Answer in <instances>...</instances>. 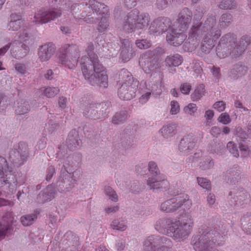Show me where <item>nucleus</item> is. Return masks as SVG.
<instances>
[{
    "mask_svg": "<svg viewBox=\"0 0 251 251\" xmlns=\"http://www.w3.org/2000/svg\"><path fill=\"white\" fill-rule=\"evenodd\" d=\"M94 45L90 43L86 49L87 56H82L80 64L83 75L89 83L106 88L108 85V76L98 55L93 52Z\"/></svg>",
    "mask_w": 251,
    "mask_h": 251,
    "instance_id": "f257e3e1",
    "label": "nucleus"
},
{
    "mask_svg": "<svg viewBox=\"0 0 251 251\" xmlns=\"http://www.w3.org/2000/svg\"><path fill=\"white\" fill-rule=\"evenodd\" d=\"M73 14L80 13V16L89 24L97 22L100 14H106L108 6L96 0H89L88 2L75 3L71 7Z\"/></svg>",
    "mask_w": 251,
    "mask_h": 251,
    "instance_id": "f03ea898",
    "label": "nucleus"
},
{
    "mask_svg": "<svg viewBox=\"0 0 251 251\" xmlns=\"http://www.w3.org/2000/svg\"><path fill=\"white\" fill-rule=\"evenodd\" d=\"M155 228L178 241L186 238L192 230L189 228V226H185L181 224L179 221L170 218L159 219L156 223Z\"/></svg>",
    "mask_w": 251,
    "mask_h": 251,
    "instance_id": "7ed1b4c3",
    "label": "nucleus"
},
{
    "mask_svg": "<svg viewBox=\"0 0 251 251\" xmlns=\"http://www.w3.org/2000/svg\"><path fill=\"white\" fill-rule=\"evenodd\" d=\"M82 111L83 116L94 120L105 117L108 112V109L111 106L109 101L98 103L90 97L81 98L78 104Z\"/></svg>",
    "mask_w": 251,
    "mask_h": 251,
    "instance_id": "20e7f679",
    "label": "nucleus"
},
{
    "mask_svg": "<svg viewBox=\"0 0 251 251\" xmlns=\"http://www.w3.org/2000/svg\"><path fill=\"white\" fill-rule=\"evenodd\" d=\"M150 20L148 13L140 12L137 9H134L124 16L122 20V28L128 33L136 30H143L147 28Z\"/></svg>",
    "mask_w": 251,
    "mask_h": 251,
    "instance_id": "39448f33",
    "label": "nucleus"
},
{
    "mask_svg": "<svg viewBox=\"0 0 251 251\" xmlns=\"http://www.w3.org/2000/svg\"><path fill=\"white\" fill-rule=\"evenodd\" d=\"M197 13L194 14L193 25L189 32L188 39L192 40L198 55L203 57L204 55V45L202 41L204 39V24L201 21L203 15V9H196Z\"/></svg>",
    "mask_w": 251,
    "mask_h": 251,
    "instance_id": "423d86ee",
    "label": "nucleus"
},
{
    "mask_svg": "<svg viewBox=\"0 0 251 251\" xmlns=\"http://www.w3.org/2000/svg\"><path fill=\"white\" fill-rule=\"evenodd\" d=\"M148 169L151 174L147 180V185L150 190L156 192L159 190H166L169 187V182L166 176L160 173L156 164L151 161L148 164Z\"/></svg>",
    "mask_w": 251,
    "mask_h": 251,
    "instance_id": "0eeeda50",
    "label": "nucleus"
},
{
    "mask_svg": "<svg viewBox=\"0 0 251 251\" xmlns=\"http://www.w3.org/2000/svg\"><path fill=\"white\" fill-rule=\"evenodd\" d=\"M80 56L78 47L75 45H65L57 57L58 62L70 69H75Z\"/></svg>",
    "mask_w": 251,
    "mask_h": 251,
    "instance_id": "6e6552de",
    "label": "nucleus"
},
{
    "mask_svg": "<svg viewBox=\"0 0 251 251\" xmlns=\"http://www.w3.org/2000/svg\"><path fill=\"white\" fill-rule=\"evenodd\" d=\"M192 205V201L188 195L184 193L177 194L175 198L168 200L162 202L160 206V210L166 213H173L176 211L181 206L184 209H189Z\"/></svg>",
    "mask_w": 251,
    "mask_h": 251,
    "instance_id": "1a4fd4ad",
    "label": "nucleus"
},
{
    "mask_svg": "<svg viewBox=\"0 0 251 251\" xmlns=\"http://www.w3.org/2000/svg\"><path fill=\"white\" fill-rule=\"evenodd\" d=\"M173 247L170 239L160 235H151L145 241V251H170Z\"/></svg>",
    "mask_w": 251,
    "mask_h": 251,
    "instance_id": "9d476101",
    "label": "nucleus"
},
{
    "mask_svg": "<svg viewBox=\"0 0 251 251\" xmlns=\"http://www.w3.org/2000/svg\"><path fill=\"white\" fill-rule=\"evenodd\" d=\"M250 195L243 188H234L228 195L229 204L236 208H243L250 201Z\"/></svg>",
    "mask_w": 251,
    "mask_h": 251,
    "instance_id": "9b49d317",
    "label": "nucleus"
},
{
    "mask_svg": "<svg viewBox=\"0 0 251 251\" xmlns=\"http://www.w3.org/2000/svg\"><path fill=\"white\" fill-rule=\"evenodd\" d=\"M28 154L27 144L20 142L18 146L9 151V159L15 166L18 167L26 161Z\"/></svg>",
    "mask_w": 251,
    "mask_h": 251,
    "instance_id": "f8f14e48",
    "label": "nucleus"
},
{
    "mask_svg": "<svg viewBox=\"0 0 251 251\" xmlns=\"http://www.w3.org/2000/svg\"><path fill=\"white\" fill-rule=\"evenodd\" d=\"M250 38L247 36H243L236 44L233 43L230 45V52L223 54V51L219 48L217 50V54L220 58H225L229 54L232 56L237 58L245 51L247 46L250 44Z\"/></svg>",
    "mask_w": 251,
    "mask_h": 251,
    "instance_id": "ddd939ff",
    "label": "nucleus"
},
{
    "mask_svg": "<svg viewBox=\"0 0 251 251\" xmlns=\"http://www.w3.org/2000/svg\"><path fill=\"white\" fill-rule=\"evenodd\" d=\"M171 21L170 19L165 17H160L154 19L151 22L149 27V32L155 35H159L172 29Z\"/></svg>",
    "mask_w": 251,
    "mask_h": 251,
    "instance_id": "4468645a",
    "label": "nucleus"
},
{
    "mask_svg": "<svg viewBox=\"0 0 251 251\" xmlns=\"http://www.w3.org/2000/svg\"><path fill=\"white\" fill-rule=\"evenodd\" d=\"M62 15L60 9L51 8L49 10H40L34 15L33 23L38 24H46L51 20H55Z\"/></svg>",
    "mask_w": 251,
    "mask_h": 251,
    "instance_id": "2eb2a0df",
    "label": "nucleus"
},
{
    "mask_svg": "<svg viewBox=\"0 0 251 251\" xmlns=\"http://www.w3.org/2000/svg\"><path fill=\"white\" fill-rule=\"evenodd\" d=\"M216 23V19L215 16L209 15L205 21V28L207 30V34L212 37L207 41L208 49H212L214 46V40L218 39L221 35V31L215 27Z\"/></svg>",
    "mask_w": 251,
    "mask_h": 251,
    "instance_id": "dca6fc26",
    "label": "nucleus"
},
{
    "mask_svg": "<svg viewBox=\"0 0 251 251\" xmlns=\"http://www.w3.org/2000/svg\"><path fill=\"white\" fill-rule=\"evenodd\" d=\"M138 85V81H132V83H123L118 92L119 98L126 100H131L135 96Z\"/></svg>",
    "mask_w": 251,
    "mask_h": 251,
    "instance_id": "f3484780",
    "label": "nucleus"
},
{
    "mask_svg": "<svg viewBox=\"0 0 251 251\" xmlns=\"http://www.w3.org/2000/svg\"><path fill=\"white\" fill-rule=\"evenodd\" d=\"M223 237L214 229L207 227L205 230V247H214L224 244Z\"/></svg>",
    "mask_w": 251,
    "mask_h": 251,
    "instance_id": "a211bd4d",
    "label": "nucleus"
},
{
    "mask_svg": "<svg viewBox=\"0 0 251 251\" xmlns=\"http://www.w3.org/2000/svg\"><path fill=\"white\" fill-rule=\"evenodd\" d=\"M74 184L71 174L67 175L60 173L53 188L60 192H65L73 188Z\"/></svg>",
    "mask_w": 251,
    "mask_h": 251,
    "instance_id": "6ab92c4d",
    "label": "nucleus"
},
{
    "mask_svg": "<svg viewBox=\"0 0 251 251\" xmlns=\"http://www.w3.org/2000/svg\"><path fill=\"white\" fill-rule=\"evenodd\" d=\"M186 38L187 35L182 31L181 32L178 31V30L174 27L168 31L166 37L167 42L170 45L175 47L181 45Z\"/></svg>",
    "mask_w": 251,
    "mask_h": 251,
    "instance_id": "aec40b11",
    "label": "nucleus"
},
{
    "mask_svg": "<svg viewBox=\"0 0 251 251\" xmlns=\"http://www.w3.org/2000/svg\"><path fill=\"white\" fill-rule=\"evenodd\" d=\"M193 14L188 8H183L178 14L177 21L180 27L179 31L186 30L192 21Z\"/></svg>",
    "mask_w": 251,
    "mask_h": 251,
    "instance_id": "412c9836",
    "label": "nucleus"
},
{
    "mask_svg": "<svg viewBox=\"0 0 251 251\" xmlns=\"http://www.w3.org/2000/svg\"><path fill=\"white\" fill-rule=\"evenodd\" d=\"M139 63L146 73L153 72L159 67L158 59L151 57L146 54L140 58Z\"/></svg>",
    "mask_w": 251,
    "mask_h": 251,
    "instance_id": "4be33fe9",
    "label": "nucleus"
},
{
    "mask_svg": "<svg viewBox=\"0 0 251 251\" xmlns=\"http://www.w3.org/2000/svg\"><path fill=\"white\" fill-rule=\"evenodd\" d=\"M55 46L52 43H48L39 47L38 55L41 62L48 61L55 52Z\"/></svg>",
    "mask_w": 251,
    "mask_h": 251,
    "instance_id": "5701e85b",
    "label": "nucleus"
},
{
    "mask_svg": "<svg viewBox=\"0 0 251 251\" xmlns=\"http://www.w3.org/2000/svg\"><path fill=\"white\" fill-rule=\"evenodd\" d=\"M66 145L71 150H75L80 147L81 140L76 129H73L70 131L66 140Z\"/></svg>",
    "mask_w": 251,
    "mask_h": 251,
    "instance_id": "b1692460",
    "label": "nucleus"
},
{
    "mask_svg": "<svg viewBox=\"0 0 251 251\" xmlns=\"http://www.w3.org/2000/svg\"><path fill=\"white\" fill-rule=\"evenodd\" d=\"M55 190L51 185H48L46 188L40 191L36 198V201L39 203L43 204L50 201L54 198Z\"/></svg>",
    "mask_w": 251,
    "mask_h": 251,
    "instance_id": "393cba45",
    "label": "nucleus"
},
{
    "mask_svg": "<svg viewBox=\"0 0 251 251\" xmlns=\"http://www.w3.org/2000/svg\"><path fill=\"white\" fill-rule=\"evenodd\" d=\"M195 146V142L192 136L188 135L180 141L178 148L181 151H191Z\"/></svg>",
    "mask_w": 251,
    "mask_h": 251,
    "instance_id": "a878e982",
    "label": "nucleus"
},
{
    "mask_svg": "<svg viewBox=\"0 0 251 251\" xmlns=\"http://www.w3.org/2000/svg\"><path fill=\"white\" fill-rule=\"evenodd\" d=\"M30 110L29 101L25 99H18L15 104V110L17 115H22L28 113Z\"/></svg>",
    "mask_w": 251,
    "mask_h": 251,
    "instance_id": "bb28decb",
    "label": "nucleus"
},
{
    "mask_svg": "<svg viewBox=\"0 0 251 251\" xmlns=\"http://www.w3.org/2000/svg\"><path fill=\"white\" fill-rule=\"evenodd\" d=\"M73 156L72 155H68L65 158L60 159L59 165L61 167L60 168V173L66 174L67 175L71 174L69 172L75 165V163L73 161Z\"/></svg>",
    "mask_w": 251,
    "mask_h": 251,
    "instance_id": "cd10ccee",
    "label": "nucleus"
},
{
    "mask_svg": "<svg viewBox=\"0 0 251 251\" xmlns=\"http://www.w3.org/2000/svg\"><path fill=\"white\" fill-rule=\"evenodd\" d=\"M204 231L201 230L194 235L191 241V244L196 251H204Z\"/></svg>",
    "mask_w": 251,
    "mask_h": 251,
    "instance_id": "c85d7f7f",
    "label": "nucleus"
},
{
    "mask_svg": "<svg viewBox=\"0 0 251 251\" xmlns=\"http://www.w3.org/2000/svg\"><path fill=\"white\" fill-rule=\"evenodd\" d=\"M177 126L176 124H168L164 126L160 130L162 136L168 139L173 137L176 132Z\"/></svg>",
    "mask_w": 251,
    "mask_h": 251,
    "instance_id": "c756f323",
    "label": "nucleus"
},
{
    "mask_svg": "<svg viewBox=\"0 0 251 251\" xmlns=\"http://www.w3.org/2000/svg\"><path fill=\"white\" fill-rule=\"evenodd\" d=\"M129 117V115L126 110H122L115 114L111 122L114 125L123 124L126 121Z\"/></svg>",
    "mask_w": 251,
    "mask_h": 251,
    "instance_id": "7c9ffc66",
    "label": "nucleus"
},
{
    "mask_svg": "<svg viewBox=\"0 0 251 251\" xmlns=\"http://www.w3.org/2000/svg\"><path fill=\"white\" fill-rule=\"evenodd\" d=\"M119 78L120 81L123 83L129 82L132 83V81H138L134 78L131 74L126 69H122L119 72Z\"/></svg>",
    "mask_w": 251,
    "mask_h": 251,
    "instance_id": "2f4dec72",
    "label": "nucleus"
},
{
    "mask_svg": "<svg viewBox=\"0 0 251 251\" xmlns=\"http://www.w3.org/2000/svg\"><path fill=\"white\" fill-rule=\"evenodd\" d=\"M239 172L234 169H229L226 174V177L230 184H236L240 179Z\"/></svg>",
    "mask_w": 251,
    "mask_h": 251,
    "instance_id": "473e14b6",
    "label": "nucleus"
},
{
    "mask_svg": "<svg viewBox=\"0 0 251 251\" xmlns=\"http://www.w3.org/2000/svg\"><path fill=\"white\" fill-rule=\"evenodd\" d=\"M165 62L169 67H177L182 62V58L178 54L168 56L165 59Z\"/></svg>",
    "mask_w": 251,
    "mask_h": 251,
    "instance_id": "72a5a7b5",
    "label": "nucleus"
},
{
    "mask_svg": "<svg viewBox=\"0 0 251 251\" xmlns=\"http://www.w3.org/2000/svg\"><path fill=\"white\" fill-rule=\"evenodd\" d=\"M134 137L127 136L126 135H120V142L121 146L125 150L129 149L134 144Z\"/></svg>",
    "mask_w": 251,
    "mask_h": 251,
    "instance_id": "f704fd0d",
    "label": "nucleus"
},
{
    "mask_svg": "<svg viewBox=\"0 0 251 251\" xmlns=\"http://www.w3.org/2000/svg\"><path fill=\"white\" fill-rule=\"evenodd\" d=\"M232 16L229 13H224L219 18V26L221 27H226L229 26L232 22Z\"/></svg>",
    "mask_w": 251,
    "mask_h": 251,
    "instance_id": "c9c22d12",
    "label": "nucleus"
},
{
    "mask_svg": "<svg viewBox=\"0 0 251 251\" xmlns=\"http://www.w3.org/2000/svg\"><path fill=\"white\" fill-rule=\"evenodd\" d=\"M110 226L113 229L125 231L127 227L126 222L120 219H114L110 224Z\"/></svg>",
    "mask_w": 251,
    "mask_h": 251,
    "instance_id": "e433bc0d",
    "label": "nucleus"
},
{
    "mask_svg": "<svg viewBox=\"0 0 251 251\" xmlns=\"http://www.w3.org/2000/svg\"><path fill=\"white\" fill-rule=\"evenodd\" d=\"M12 168L8 166L5 158L0 156V177H3L4 173H11Z\"/></svg>",
    "mask_w": 251,
    "mask_h": 251,
    "instance_id": "4c0bfd02",
    "label": "nucleus"
},
{
    "mask_svg": "<svg viewBox=\"0 0 251 251\" xmlns=\"http://www.w3.org/2000/svg\"><path fill=\"white\" fill-rule=\"evenodd\" d=\"M109 11L106 14H100L99 16V18H100V16H102L100 21V22L98 26L97 27V29L100 32H102L105 31L108 26H109V23L108 22L107 17L106 16L108 13ZM99 19H98V20Z\"/></svg>",
    "mask_w": 251,
    "mask_h": 251,
    "instance_id": "58836bf2",
    "label": "nucleus"
},
{
    "mask_svg": "<svg viewBox=\"0 0 251 251\" xmlns=\"http://www.w3.org/2000/svg\"><path fill=\"white\" fill-rule=\"evenodd\" d=\"M230 76L234 78L244 75L246 73V69L245 67L237 65L231 70Z\"/></svg>",
    "mask_w": 251,
    "mask_h": 251,
    "instance_id": "ea45409f",
    "label": "nucleus"
},
{
    "mask_svg": "<svg viewBox=\"0 0 251 251\" xmlns=\"http://www.w3.org/2000/svg\"><path fill=\"white\" fill-rule=\"evenodd\" d=\"M37 217L36 214L25 215L21 217V222L24 226H29L33 223Z\"/></svg>",
    "mask_w": 251,
    "mask_h": 251,
    "instance_id": "a19ab883",
    "label": "nucleus"
},
{
    "mask_svg": "<svg viewBox=\"0 0 251 251\" xmlns=\"http://www.w3.org/2000/svg\"><path fill=\"white\" fill-rule=\"evenodd\" d=\"M204 85L200 84L191 94V99L193 101L198 100L201 99L204 94Z\"/></svg>",
    "mask_w": 251,
    "mask_h": 251,
    "instance_id": "79ce46f5",
    "label": "nucleus"
},
{
    "mask_svg": "<svg viewBox=\"0 0 251 251\" xmlns=\"http://www.w3.org/2000/svg\"><path fill=\"white\" fill-rule=\"evenodd\" d=\"M218 6L222 9H232L236 7V3L234 0H221Z\"/></svg>",
    "mask_w": 251,
    "mask_h": 251,
    "instance_id": "37998d69",
    "label": "nucleus"
},
{
    "mask_svg": "<svg viewBox=\"0 0 251 251\" xmlns=\"http://www.w3.org/2000/svg\"><path fill=\"white\" fill-rule=\"evenodd\" d=\"M164 53V50L161 47H157L152 50H148L146 54L149 56L151 57L156 58L157 59H159V56L162 55Z\"/></svg>",
    "mask_w": 251,
    "mask_h": 251,
    "instance_id": "c03bdc74",
    "label": "nucleus"
},
{
    "mask_svg": "<svg viewBox=\"0 0 251 251\" xmlns=\"http://www.w3.org/2000/svg\"><path fill=\"white\" fill-rule=\"evenodd\" d=\"M234 36L233 35L230 33H227L224 36L222 37V38L220 40V46H222V45H226L229 44L227 47L229 48L230 45L232 44L234 42Z\"/></svg>",
    "mask_w": 251,
    "mask_h": 251,
    "instance_id": "a18cd8bd",
    "label": "nucleus"
},
{
    "mask_svg": "<svg viewBox=\"0 0 251 251\" xmlns=\"http://www.w3.org/2000/svg\"><path fill=\"white\" fill-rule=\"evenodd\" d=\"M24 24L23 20L17 19L14 21H10L8 25L9 30L12 31H17Z\"/></svg>",
    "mask_w": 251,
    "mask_h": 251,
    "instance_id": "49530a36",
    "label": "nucleus"
},
{
    "mask_svg": "<svg viewBox=\"0 0 251 251\" xmlns=\"http://www.w3.org/2000/svg\"><path fill=\"white\" fill-rule=\"evenodd\" d=\"M179 222L185 226H189V228L192 229L193 221L192 217L188 213L183 214L182 219L180 221H179Z\"/></svg>",
    "mask_w": 251,
    "mask_h": 251,
    "instance_id": "de8ad7c7",
    "label": "nucleus"
},
{
    "mask_svg": "<svg viewBox=\"0 0 251 251\" xmlns=\"http://www.w3.org/2000/svg\"><path fill=\"white\" fill-rule=\"evenodd\" d=\"M47 127L46 129L49 134H52L60 128V123L59 122L50 121L48 126L46 124Z\"/></svg>",
    "mask_w": 251,
    "mask_h": 251,
    "instance_id": "09e8293b",
    "label": "nucleus"
},
{
    "mask_svg": "<svg viewBox=\"0 0 251 251\" xmlns=\"http://www.w3.org/2000/svg\"><path fill=\"white\" fill-rule=\"evenodd\" d=\"M105 194L108 196L112 201H117L118 196L115 191L109 186H105L104 188Z\"/></svg>",
    "mask_w": 251,
    "mask_h": 251,
    "instance_id": "8fccbe9b",
    "label": "nucleus"
},
{
    "mask_svg": "<svg viewBox=\"0 0 251 251\" xmlns=\"http://www.w3.org/2000/svg\"><path fill=\"white\" fill-rule=\"evenodd\" d=\"M132 49H122L121 52V57L125 62L128 61L132 57Z\"/></svg>",
    "mask_w": 251,
    "mask_h": 251,
    "instance_id": "3c124183",
    "label": "nucleus"
},
{
    "mask_svg": "<svg viewBox=\"0 0 251 251\" xmlns=\"http://www.w3.org/2000/svg\"><path fill=\"white\" fill-rule=\"evenodd\" d=\"M59 92L57 87H48L44 91L45 95L48 98H52L56 96Z\"/></svg>",
    "mask_w": 251,
    "mask_h": 251,
    "instance_id": "603ef678",
    "label": "nucleus"
},
{
    "mask_svg": "<svg viewBox=\"0 0 251 251\" xmlns=\"http://www.w3.org/2000/svg\"><path fill=\"white\" fill-rule=\"evenodd\" d=\"M135 131L136 128L135 126L129 125L126 126L120 134L125 136L126 135L127 136L134 137Z\"/></svg>",
    "mask_w": 251,
    "mask_h": 251,
    "instance_id": "864d4df0",
    "label": "nucleus"
},
{
    "mask_svg": "<svg viewBox=\"0 0 251 251\" xmlns=\"http://www.w3.org/2000/svg\"><path fill=\"white\" fill-rule=\"evenodd\" d=\"M197 107L196 104L193 103H190L187 105L185 106L183 108V111L185 114L190 115H194V113L196 112Z\"/></svg>",
    "mask_w": 251,
    "mask_h": 251,
    "instance_id": "5fc2aeb1",
    "label": "nucleus"
},
{
    "mask_svg": "<svg viewBox=\"0 0 251 251\" xmlns=\"http://www.w3.org/2000/svg\"><path fill=\"white\" fill-rule=\"evenodd\" d=\"M135 44L140 49H146L151 46L150 41L146 39L137 40Z\"/></svg>",
    "mask_w": 251,
    "mask_h": 251,
    "instance_id": "6e6d98bb",
    "label": "nucleus"
},
{
    "mask_svg": "<svg viewBox=\"0 0 251 251\" xmlns=\"http://www.w3.org/2000/svg\"><path fill=\"white\" fill-rule=\"evenodd\" d=\"M227 148L233 156H239V152L236 145L233 142H229L227 144Z\"/></svg>",
    "mask_w": 251,
    "mask_h": 251,
    "instance_id": "4d7b16f0",
    "label": "nucleus"
},
{
    "mask_svg": "<svg viewBox=\"0 0 251 251\" xmlns=\"http://www.w3.org/2000/svg\"><path fill=\"white\" fill-rule=\"evenodd\" d=\"M105 44V41L103 37L101 35L97 36L95 40V48L97 50H100V49L103 48L104 49L105 47L104 46Z\"/></svg>",
    "mask_w": 251,
    "mask_h": 251,
    "instance_id": "13d9d810",
    "label": "nucleus"
},
{
    "mask_svg": "<svg viewBox=\"0 0 251 251\" xmlns=\"http://www.w3.org/2000/svg\"><path fill=\"white\" fill-rule=\"evenodd\" d=\"M129 189L132 193H138L141 191L142 187L138 181H134L130 183Z\"/></svg>",
    "mask_w": 251,
    "mask_h": 251,
    "instance_id": "bf43d9fd",
    "label": "nucleus"
},
{
    "mask_svg": "<svg viewBox=\"0 0 251 251\" xmlns=\"http://www.w3.org/2000/svg\"><path fill=\"white\" fill-rule=\"evenodd\" d=\"M219 122L224 125H227L231 122V119L227 113H222L218 118Z\"/></svg>",
    "mask_w": 251,
    "mask_h": 251,
    "instance_id": "052dcab7",
    "label": "nucleus"
},
{
    "mask_svg": "<svg viewBox=\"0 0 251 251\" xmlns=\"http://www.w3.org/2000/svg\"><path fill=\"white\" fill-rule=\"evenodd\" d=\"M169 4V2L167 0H156L155 4L156 8L159 10L165 9Z\"/></svg>",
    "mask_w": 251,
    "mask_h": 251,
    "instance_id": "680f3d73",
    "label": "nucleus"
},
{
    "mask_svg": "<svg viewBox=\"0 0 251 251\" xmlns=\"http://www.w3.org/2000/svg\"><path fill=\"white\" fill-rule=\"evenodd\" d=\"M171 110L170 113L172 115H175L179 112L180 106L178 102L175 100H172L170 103Z\"/></svg>",
    "mask_w": 251,
    "mask_h": 251,
    "instance_id": "e2e57ef3",
    "label": "nucleus"
},
{
    "mask_svg": "<svg viewBox=\"0 0 251 251\" xmlns=\"http://www.w3.org/2000/svg\"><path fill=\"white\" fill-rule=\"evenodd\" d=\"M117 51V50L113 49L112 45L111 43L107 44V46L103 50V51L106 52L107 55L109 56L116 55Z\"/></svg>",
    "mask_w": 251,
    "mask_h": 251,
    "instance_id": "0e129e2a",
    "label": "nucleus"
},
{
    "mask_svg": "<svg viewBox=\"0 0 251 251\" xmlns=\"http://www.w3.org/2000/svg\"><path fill=\"white\" fill-rule=\"evenodd\" d=\"M84 133L85 136L90 139L95 138L98 135V131L93 128H89V129H84Z\"/></svg>",
    "mask_w": 251,
    "mask_h": 251,
    "instance_id": "69168bd1",
    "label": "nucleus"
},
{
    "mask_svg": "<svg viewBox=\"0 0 251 251\" xmlns=\"http://www.w3.org/2000/svg\"><path fill=\"white\" fill-rule=\"evenodd\" d=\"M191 89V85L188 83H184L180 86V92L184 94L188 95Z\"/></svg>",
    "mask_w": 251,
    "mask_h": 251,
    "instance_id": "338daca9",
    "label": "nucleus"
},
{
    "mask_svg": "<svg viewBox=\"0 0 251 251\" xmlns=\"http://www.w3.org/2000/svg\"><path fill=\"white\" fill-rule=\"evenodd\" d=\"M241 221L243 226L249 225V226H251V213L245 214L241 218Z\"/></svg>",
    "mask_w": 251,
    "mask_h": 251,
    "instance_id": "774afa93",
    "label": "nucleus"
}]
</instances>
